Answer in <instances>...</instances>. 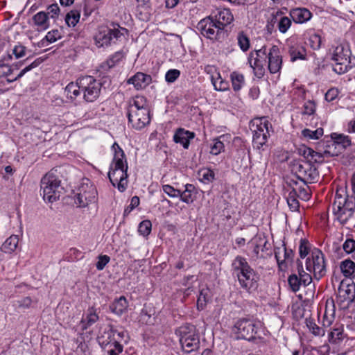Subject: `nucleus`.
Instances as JSON below:
<instances>
[{
  "instance_id": "58",
  "label": "nucleus",
  "mask_w": 355,
  "mask_h": 355,
  "mask_svg": "<svg viewBox=\"0 0 355 355\" xmlns=\"http://www.w3.org/2000/svg\"><path fill=\"white\" fill-rule=\"evenodd\" d=\"M26 49V48L21 44L16 45L12 50V53L18 59L25 55Z\"/></svg>"
},
{
  "instance_id": "26",
  "label": "nucleus",
  "mask_w": 355,
  "mask_h": 355,
  "mask_svg": "<svg viewBox=\"0 0 355 355\" xmlns=\"http://www.w3.org/2000/svg\"><path fill=\"white\" fill-rule=\"evenodd\" d=\"M33 21L37 31H45L49 27L48 14L41 11L33 17Z\"/></svg>"
},
{
  "instance_id": "19",
  "label": "nucleus",
  "mask_w": 355,
  "mask_h": 355,
  "mask_svg": "<svg viewBox=\"0 0 355 355\" xmlns=\"http://www.w3.org/2000/svg\"><path fill=\"white\" fill-rule=\"evenodd\" d=\"M282 66V56L277 46L273 45L268 53V67L271 73L280 71Z\"/></svg>"
},
{
  "instance_id": "30",
  "label": "nucleus",
  "mask_w": 355,
  "mask_h": 355,
  "mask_svg": "<svg viewBox=\"0 0 355 355\" xmlns=\"http://www.w3.org/2000/svg\"><path fill=\"white\" fill-rule=\"evenodd\" d=\"M342 153H343V148L339 146L338 144L336 143L334 139H332L329 141V144L326 146L325 150L323 151V155H327V158L338 156Z\"/></svg>"
},
{
  "instance_id": "18",
  "label": "nucleus",
  "mask_w": 355,
  "mask_h": 355,
  "mask_svg": "<svg viewBox=\"0 0 355 355\" xmlns=\"http://www.w3.org/2000/svg\"><path fill=\"white\" fill-rule=\"evenodd\" d=\"M275 257L281 270L287 268L288 263H292L294 252L291 249H287L284 244L282 248H275L274 250Z\"/></svg>"
},
{
  "instance_id": "56",
  "label": "nucleus",
  "mask_w": 355,
  "mask_h": 355,
  "mask_svg": "<svg viewBox=\"0 0 355 355\" xmlns=\"http://www.w3.org/2000/svg\"><path fill=\"white\" fill-rule=\"evenodd\" d=\"M110 258L107 255H99L98 257V261L96 263V267L98 270H102L105 266L110 262Z\"/></svg>"
},
{
  "instance_id": "16",
  "label": "nucleus",
  "mask_w": 355,
  "mask_h": 355,
  "mask_svg": "<svg viewBox=\"0 0 355 355\" xmlns=\"http://www.w3.org/2000/svg\"><path fill=\"white\" fill-rule=\"evenodd\" d=\"M268 53L266 47L263 46L259 50L251 51L249 54L248 63L253 69L254 75L259 78H262L264 75V64L268 58Z\"/></svg>"
},
{
  "instance_id": "62",
  "label": "nucleus",
  "mask_w": 355,
  "mask_h": 355,
  "mask_svg": "<svg viewBox=\"0 0 355 355\" xmlns=\"http://www.w3.org/2000/svg\"><path fill=\"white\" fill-rule=\"evenodd\" d=\"M338 96V90L335 89H329L325 94V100L331 102Z\"/></svg>"
},
{
  "instance_id": "9",
  "label": "nucleus",
  "mask_w": 355,
  "mask_h": 355,
  "mask_svg": "<svg viewBox=\"0 0 355 355\" xmlns=\"http://www.w3.org/2000/svg\"><path fill=\"white\" fill-rule=\"evenodd\" d=\"M351 51L348 44L340 43L334 47L331 60L335 62L333 70L338 74L346 73L352 67L349 64Z\"/></svg>"
},
{
  "instance_id": "28",
  "label": "nucleus",
  "mask_w": 355,
  "mask_h": 355,
  "mask_svg": "<svg viewBox=\"0 0 355 355\" xmlns=\"http://www.w3.org/2000/svg\"><path fill=\"white\" fill-rule=\"evenodd\" d=\"M128 302L124 296H121L119 299L110 305L111 311L118 315H121L127 309Z\"/></svg>"
},
{
  "instance_id": "39",
  "label": "nucleus",
  "mask_w": 355,
  "mask_h": 355,
  "mask_svg": "<svg viewBox=\"0 0 355 355\" xmlns=\"http://www.w3.org/2000/svg\"><path fill=\"white\" fill-rule=\"evenodd\" d=\"M237 42L240 49L243 51H247L250 48V39L243 31H241L237 35Z\"/></svg>"
},
{
  "instance_id": "43",
  "label": "nucleus",
  "mask_w": 355,
  "mask_h": 355,
  "mask_svg": "<svg viewBox=\"0 0 355 355\" xmlns=\"http://www.w3.org/2000/svg\"><path fill=\"white\" fill-rule=\"evenodd\" d=\"M338 290H339L340 293L344 292L343 297H344L345 300H348L350 302H352L353 294L355 291V284H348L346 286V287L345 288H343V282H342Z\"/></svg>"
},
{
  "instance_id": "34",
  "label": "nucleus",
  "mask_w": 355,
  "mask_h": 355,
  "mask_svg": "<svg viewBox=\"0 0 355 355\" xmlns=\"http://www.w3.org/2000/svg\"><path fill=\"white\" fill-rule=\"evenodd\" d=\"M230 78L233 89L235 92L239 91L244 85L245 79L243 74L234 71L230 74Z\"/></svg>"
},
{
  "instance_id": "44",
  "label": "nucleus",
  "mask_w": 355,
  "mask_h": 355,
  "mask_svg": "<svg viewBox=\"0 0 355 355\" xmlns=\"http://www.w3.org/2000/svg\"><path fill=\"white\" fill-rule=\"evenodd\" d=\"M297 193L296 191L293 189L288 193L287 197V202L291 209L296 211L300 206V203L296 198Z\"/></svg>"
},
{
  "instance_id": "14",
  "label": "nucleus",
  "mask_w": 355,
  "mask_h": 355,
  "mask_svg": "<svg viewBox=\"0 0 355 355\" xmlns=\"http://www.w3.org/2000/svg\"><path fill=\"white\" fill-rule=\"evenodd\" d=\"M293 171L297 178L305 184L317 182L319 173L316 167L307 161H299L293 166Z\"/></svg>"
},
{
  "instance_id": "15",
  "label": "nucleus",
  "mask_w": 355,
  "mask_h": 355,
  "mask_svg": "<svg viewBox=\"0 0 355 355\" xmlns=\"http://www.w3.org/2000/svg\"><path fill=\"white\" fill-rule=\"evenodd\" d=\"M96 196V189L88 179H86L78 188L75 202L80 207H85L89 203L95 202Z\"/></svg>"
},
{
  "instance_id": "21",
  "label": "nucleus",
  "mask_w": 355,
  "mask_h": 355,
  "mask_svg": "<svg viewBox=\"0 0 355 355\" xmlns=\"http://www.w3.org/2000/svg\"><path fill=\"white\" fill-rule=\"evenodd\" d=\"M152 81L150 75L142 72H137L133 76L128 80V84H132L137 90L146 87Z\"/></svg>"
},
{
  "instance_id": "64",
  "label": "nucleus",
  "mask_w": 355,
  "mask_h": 355,
  "mask_svg": "<svg viewBox=\"0 0 355 355\" xmlns=\"http://www.w3.org/2000/svg\"><path fill=\"white\" fill-rule=\"evenodd\" d=\"M205 304H206V299H205V295H203L202 292H201L200 293V295L198 298V300H197V307H198V309H203L205 306Z\"/></svg>"
},
{
  "instance_id": "29",
  "label": "nucleus",
  "mask_w": 355,
  "mask_h": 355,
  "mask_svg": "<svg viewBox=\"0 0 355 355\" xmlns=\"http://www.w3.org/2000/svg\"><path fill=\"white\" fill-rule=\"evenodd\" d=\"M340 268L343 275L347 278H354L355 277V263L346 259L340 263Z\"/></svg>"
},
{
  "instance_id": "51",
  "label": "nucleus",
  "mask_w": 355,
  "mask_h": 355,
  "mask_svg": "<svg viewBox=\"0 0 355 355\" xmlns=\"http://www.w3.org/2000/svg\"><path fill=\"white\" fill-rule=\"evenodd\" d=\"M224 144L219 139H214L213 144L211 146L210 153L212 155H217L224 149Z\"/></svg>"
},
{
  "instance_id": "42",
  "label": "nucleus",
  "mask_w": 355,
  "mask_h": 355,
  "mask_svg": "<svg viewBox=\"0 0 355 355\" xmlns=\"http://www.w3.org/2000/svg\"><path fill=\"white\" fill-rule=\"evenodd\" d=\"M250 243L253 245V253L254 254L256 259L262 257V256H259L260 247H263L261 249V250H263V248H266V246L267 241L259 238L252 239L250 241Z\"/></svg>"
},
{
  "instance_id": "10",
  "label": "nucleus",
  "mask_w": 355,
  "mask_h": 355,
  "mask_svg": "<svg viewBox=\"0 0 355 355\" xmlns=\"http://www.w3.org/2000/svg\"><path fill=\"white\" fill-rule=\"evenodd\" d=\"M112 28L108 26H101L98 33L94 36L96 45L98 47H104L115 44L121 36L123 35L121 31L125 28H121L118 24H112Z\"/></svg>"
},
{
  "instance_id": "35",
  "label": "nucleus",
  "mask_w": 355,
  "mask_h": 355,
  "mask_svg": "<svg viewBox=\"0 0 355 355\" xmlns=\"http://www.w3.org/2000/svg\"><path fill=\"white\" fill-rule=\"evenodd\" d=\"M324 131L322 128H319L315 130H311L308 128H305L302 131V135L308 139L312 140H316L320 138L323 135Z\"/></svg>"
},
{
  "instance_id": "23",
  "label": "nucleus",
  "mask_w": 355,
  "mask_h": 355,
  "mask_svg": "<svg viewBox=\"0 0 355 355\" xmlns=\"http://www.w3.org/2000/svg\"><path fill=\"white\" fill-rule=\"evenodd\" d=\"M290 15L295 23L302 24L308 21L312 17L311 12L305 8L292 9Z\"/></svg>"
},
{
  "instance_id": "5",
  "label": "nucleus",
  "mask_w": 355,
  "mask_h": 355,
  "mask_svg": "<svg viewBox=\"0 0 355 355\" xmlns=\"http://www.w3.org/2000/svg\"><path fill=\"white\" fill-rule=\"evenodd\" d=\"M332 211L336 219L342 225H345L354 217L355 203L349 199L347 194H342L337 191L332 204Z\"/></svg>"
},
{
  "instance_id": "7",
  "label": "nucleus",
  "mask_w": 355,
  "mask_h": 355,
  "mask_svg": "<svg viewBox=\"0 0 355 355\" xmlns=\"http://www.w3.org/2000/svg\"><path fill=\"white\" fill-rule=\"evenodd\" d=\"M261 327L259 322L249 318H241L234 323L232 331L236 338L250 341L261 338Z\"/></svg>"
},
{
  "instance_id": "47",
  "label": "nucleus",
  "mask_w": 355,
  "mask_h": 355,
  "mask_svg": "<svg viewBox=\"0 0 355 355\" xmlns=\"http://www.w3.org/2000/svg\"><path fill=\"white\" fill-rule=\"evenodd\" d=\"M291 25V19L287 17H281L278 20L277 26L280 33H285Z\"/></svg>"
},
{
  "instance_id": "54",
  "label": "nucleus",
  "mask_w": 355,
  "mask_h": 355,
  "mask_svg": "<svg viewBox=\"0 0 355 355\" xmlns=\"http://www.w3.org/2000/svg\"><path fill=\"white\" fill-rule=\"evenodd\" d=\"M315 112V104L312 101H306L303 106L302 114L304 115H311Z\"/></svg>"
},
{
  "instance_id": "31",
  "label": "nucleus",
  "mask_w": 355,
  "mask_h": 355,
  "mask_svg": "<svg viewBox=\"0 0 355 355\" xmlns=\"http://www.w3.org/2000/svg\"><path fill=\"white\" fill-rule=\"evenodd\" d=\"M19 238L17 235H11L2 244L1 250L5 253H11L17 247Z\"/></svg>"
},
{
  "instance_id": "48",
  "label": "nucleus",
  "mask_w": 355,
  "mask_h": 355,
  "mask_svg": "<svg viewBox=\"0 0 355 355\" xmlns=\"http://www.w3.org/2000/svg\"><path fill=\"white\" fill-rule=\"evenodd\" d=\"M152 224L149 220H145L140 223L138 231L143 236H148L151 232Z\"/></svg>"
},
{
  "instance_id": "57",
  "label": "nucleus",
  "mask_w": 355,
  "mask_h": 355,
  "mask_svg": "<svg viewBox=\"0 0 355 355\" xmlns=\"http://www.w3.org/2000/svg\"><path fill=\"white\" fill-rule=\"evenodd\" d=\"M139 205V198L137 196H133L131 198L130 204L125 209L123 216H128L135 207Z\"/></svg>"
},
{
  "instance_id": "49",
  "label": "nucleus",
  "mask_w": 355,
  "mask_h": 355,
  "mask_svg": "<svg viewBox=\"0 0 355 355\" xmlns=\"http://www.w3.org/2000/svg\"><path fill=\"white\" fill-rule=\"evenodd\" d=\"M278 22V13L276 15L272 14L270 17L268 19L266 30L267 33L271 35L275 31V24Z\"/></svg>"
},
{
  "instance_id": "52",
  "label": "nucleus",
  "mask_w": 355,
  "mask_h": 355,
  "mask_svg": "<svg viewBox=\"0 0 355 355\" xmlns=\"http://www.w3.org/2000/svg\"><path fill=\"white\" fill-rule=\"evenodd\" d=\"M162 189L171 198L180 197V190L175 189L169 184H164L162 186Z\"/></svg>"
},
{
  "instance_id": "1",
  "label": "nucleus",
  "mask_w": 355,
  "mask_h": 355,
  "mask_svg": "<svg viewBox=\"0 0 355 355\" xmlns=\"http://www.w3.org/2000/svg\"><path fill=\"white\" fill-rule=\"evenodd\" d=\"M234 17L230 9L220 10L213 16L201 19L197 24L196 28L205 37L218 40L223 37L224 28L230 24Z\"/></svg>"
},
{
  "instance_id": "38",
  "label": "nucleus",
  "mask_w": 355,
  "mask_h": 355,
  "mask_svg": "<svg viewBox=\"0 0 355 355\" xmlns=\"http://www.w3.org/2000/svg\"><path fill=\"white\" fill-rule=\"evenodd\" d=\"M198 175L200 180L205 184L211 183L215 179L214 172L209 168H202L199 171Z\"/></svg>"
},
{
  "instance_id": "45",
  "label": "nucleus",
  "mask_w": 355,
  "mask_h": 355,
  "mask_svg": "<svg viewBox=\"0 0 355 355\" xmlns=\"http://www.w3.org/2000/svg\"><path fill=\"white\" fill-rule=\"evenodd\" d=\"M288 283L291 289L295 293L300 290V286L302 285L300 278L295 274H292L288 277Z\"/></svg>"
},
{
  "instance_id": "53",
  "label": "nucleus",
  "mask_w": 355,
  "mask_h": 355,
  "mask_svg": "<svg viewBox=\"0 0 355 355\" xmlns=\"http://www.w3.org/2000/svg\"><path fill=\"white\" fill-rule=\"evenodd\" d=\"M180 75V71L178 69H170L168 70L165 75V80L168 83H173L175 82Z\"/></svg>"
},
{
  "instance_id": "40",
  "label": "nucleus",
  "mask_w": 355,
  "mask_h": 355,
  "mask_svg": "<svg viewBox=\"0 0 355 355\" xmlns=\"http://www.w3.org/2000/svg\"><path fill=\"white\" fill-rule=\"evenodd\" d=\"M80 17V12L77 10H73L66 15L65 21L69 26L74 27L79 21Z\"/></svg>"
},
{
  "instance_id": "3",
  "label": "nucleus",
  "mask_w": 355,
  "mask_h": 355,
  "mask_svg": "<svg viewBox=\"0 0 355 355\" xmlns=\"http://www.w3.org/2000/svg\"><path fill=\"white\" fill-rule=\"evenodd\" d=\"M127 116L128 123L136 130H141L150 123V110L147 99L143 96H136L128 102Z\"/></svg>"
},
{
  "instance_id": "4",
  "label": "nucleus",
  "mask_w": 355,
  "mask_h": 355,
  "mask_svg": "<svg viewBox=\"0 0 355 355\" xmlns=\"http://www.w3.org/2000/svg\"><path fill=\"white\" fill-rule=\"evenodd\" d=\"M114 155L112 162L113 166L108 173V178L114 187H117L119 191L123 192L127 187L128 164L123 150L114 143L112 145Z\"/></svg>"
},
{
  "instance_id": "13",
  "label": "nucleus",
  "mask_w": 355,
  "mask_h": 355,
  "mask_svg": "<svg viewBox=\"0 0 355 355\" xmlns=\"http://www.w3.org/2000/svg\"><path fill=\"white\" fill-rule=\"evenodd\" d=\"M80 85L83 99L87 102H94L100 96L102 84L92 76L80 77Z\"/></svg>"
},
{
  "instance_id": "20",
  "label": "nucleus",
  "mask_w": 355,
  "mask_h": 355,
  "mask_svg": "<svg viewBox=\"0 0 355 355\" xmlns=\"http://www.w3.org/2000/svg\"><path fill=\"white\" fill-rule=\"evenodd\" d=\"M194 137V132L180 128L173 135V141L177 144H180L184 148L187 149L190 145V140L193 139Z\"/></svg>"
},
{
  "instance_id": "2",
  "label": "nucleus",
  "mask_w": 355,
  "mask_h": 355,
  "mask_svg": "<svg viewBox=\"0 0 355 355\" xmlns=\"http://www.w3.org/2000/svg\"><path fill=\"white\" fill-rule=\"evenodd\" d=\"M232 268L233 274L236 276L243 289L250 293L257 289L259 275L250 266L245 258L236 256L232 261Z\"/></svg>"
},
{
  "instance_id": "8",
  "label": "nucleus",
  "mask_w": 355,
  "mask_h": 355,
  "mask_svg": "<svg viewBox=\"0 0 355 355\" xmlns=\"http://www.w3.org/2000/svg\"><path fill=\"white\" fill-rule=\"evenodd\" d=\"M177 334L180 336V343L184 353L189 354L199 348L200 338L194 325H182L177 330Z\"/></svg>"
},
{
  "instance_id": "12",
  "label": "nucleus",
  "mask_w": 355,
  "mask_h": 355,
  "mask_svg": "<svg viewBox=\"0 0 355 355\" xmlns=\"http://www.w3.org/2000/svg\"><path fill=\"white\" fill-rule=\"evenodd\" d=\"M306 269L312 272L317 280H320L326 275L324 254L320 250L315 248L311 251V257L306 261Z\"/></svg>"
},
{
  "instance_id": "32",
  "label": "nucleus",
  "mask_w": 355,
  "mask_h": 355,
  "mask_svg": "<svg viewBox=\"0 0 355 355\" xmlns=\"http://www.w3.org/2000/svg\"><path fill=\"white\" fill-rule=\"evenodd\" d=\"M331 138L334 139L336 143L339 145L340 148H343V152L347 147L352 145L351 139L347 135L334 132L331 134Z\"/></svg>"
},
{
  "instance_id": "33",
  "label": "nucleus",
  "mask_w": 355,
  "mask_h": 355,
  "mask_svg": "<svg viewBox=\"0 0 355 355\" xmlns=\"http://www.w3.org/2000/svg\"><path fill=\"white\" fill-rule=\"evenodd\" d=\"M196 188L191 184H187L185 185V189L184 191H180V200L187 203L189 204L193 202V193L194 192Z\"/></svg>"
},
{
  "instance_id": "36",
  "label": "nucleus",
  "mask_w": 355,
  "mask_h": 355,
  "mask_svg": "<svg viewBox=\"0 0 355 355\" xmlns=\"http://www.w3.org/2000/svg\"><path fill=\"white\" fill-rule=\"evenodd\" d=\"M306 324L309 331L316 336H322L324 335V330L315 324V321L311 318L306 319Z\"/></svg>"
},
{
  "instance_id": "55",
  "label": "nucleus",
  "mask_w": 355,
  "mask_h": 355,
  "mask_svg": "<svg viewBox=\"0 0 355 355\" xmlns=\"http://www.w3.org/2000/svg\"><path fill=\"white\" fill-rule=\"evenodd\" d=\"M309 243L306 239H301L299 247V253L301 258H304L309 252Z\"/></svg>"
},
{
  "instance_id": "60",
  "label": "nucleus",
  "mask_w": 355,
  "mask_h": 355,
  "mask_svg": "<svg viewBox=\"0 0 355 355\" xmlns=\"http://www.w3.org/2000/svg\"><path fill=\"white\" fill-rule=\"evenodd\" d=\"M60 12L59 6L57 3L51 4L47 8L48 16L50 15L51 18H55L58 16Z\"/></svg>"
},
{
  "instance_id": "6",
  "label": "nucleus",
  "mask_w": 355,
  "mask_h": 355,
  "mask_svg": "<svg viewBox=\"0 0 355 355\" xmlns=\"http://www.w3.org/2000/svg\"><path fill=\"white\" fill-rule=\"evenodd\" d=\"M40 189L44 201L53 202L59 199L61 187L57 170L52 169L43 176L40 182Z\"/></svg>"
},
{
  "instance_id": "61",
  "label": "nucleus",
  "mask_w": 355,
  "mask_h": 355,
  "mask_svg": "<svg viewBox=\"0 0 355 355\" xmlns=\"http://www.w3.org/2000/svg\"><path fill=\"white\" fill-rule=\"evenodd\" d=\"M33 300L30 297H26L17 302L19 308L28 309L31 306Z\"/></svg>"
},
{
  "instance_id": "11",
  "label": "nucleus",
  "mask_w": 355,
  "mask_h": 355,
  "mask_svg": "<svg viewBox=\"0 0 355 355\" xmlns=\"http://www.w3.org/2000/svg\"><path fill=\"white\" fill-rule=\"evenodd\" d=\"M269 121L265 117L255 119L251 122L253 132L252 144L254 148L260 149L267 142L269 134Z\"/></svg>"
},
{
  "instance_id": "25",
  "label": "nucleus",
  "mask_w": 355,
  "mask_h": 355,
  "mask_svg": "<svg viewBox=\"0 0 355 355\" xmlns=\"http://www.w3.org/2000/svg\"><path fill=\"white\" fill-rule=\"evenodd\" d=\"M288 53L291 62H295L297 60H306V51L305 47L300 44H295L289 46Z\"/></svg>"
},
{
  "instance_id": "41",
  "label": "nucleus",
  "mask_w": 355,
  "mask_h": 355,
  "mask_svg": "<svg viewBox=\"0 0 355 355\" xmlns=\"http://www.w3.org/2000/svg\"><path fill=\"white\" fill-rule=\"evenodd\" d=\"M42 62V60H41L40 58H37L36 59L34 62H33L32 63H31L30 64H28V66H26L24 69H23L13 79H7V81L8 83H12L18 79H19L20 78H21L26 72L31 71V69H33V68H35L37 67V66H39Z\"/></svg>"
},
{
  "instance_id": "37",
  "label": "nucleus",
  "mask_w": 355,
  "mask_h": 355,
  "mask_svg": "<svg viewBox=\"0 0 355 355\" xmlns=\"http://www.w3.org/2000/svg\"><path fill=\"white\" fill-rule=\"evenodd\" d=\"M217 78L211 77V82L216 90L226 91L229 89V83L223 80L220 73L217 74Z\"/></svg>"
},
{
  "instance_id": "46",
  "label": "nucleus",
  "mask_w": 355,
  "mask_h": 355,
  "mask_svg": "<svg viewBox=\"0 0 355 355\" xmlns=\"http://www.w3.org/2000/svg\"><path fill=\"white\" fill-rule=\"evenodd\" d=\"M61 38V34L60 31L57 29L52 30L46 34L45 37L42 40V44H44L45 41L53 43L56 42L58 40Z\"/></svg>"
},
{
  "instance_id": "27",
  "label": "nucleus",
  "mask_w": 355,
  "mask_h": 355,
  "mask_svg": "<svg viewBox=\"0 0 355 355\" xmlns=\"http://www.w3.org/2000/svg\"><path fill=\"white\" fill-rule=\"evenodd\" d=\"M67 96L71 100L76 99L81 93V88L80 85V78H78L76 83L71 82L69 83L64 89Z\"/></svg>"
},
{
  "instance_id": "24",
  "label": "nucleus",
  "mask_w": 355,
  "mask_h": 355,
  "mask_svg": "<svg viewBox=\"0 0 355 355\" xmlns=\"http://www.w3.org/2000/svg\"><path fill=\"white\" fill-rule=\"evenodd\" d=\"M99 319L98 315L96 313V309L94 307H89L87 309L85 317H83L80 325L83 331L87 330L94 324H95Z\"/></svg>"
},
{
  "instance_id": "59",
  "label": "nucleus",
  "mask_w": 355,
  "mask_h": 355,
  "mask_svg": "<svg viewBox=\"0 0 355 355\" xmlns=\"http://www.w3.org/2000/svg\"><path fill=\"white\" fill-rule=\"evenodd\" d=\"M343 250L347 254H350L355 250V241L352 239H347L343 245Z\"/></svg>"
},
{
  "instance_id": "50",
  "label": "nucleus",
  "mask_w": 355,
  "mask_h": 355,
  "mask_svg": "<svg viewBox=\"0 0 355 355\" xmlns=\"http://www.w3.org/2000/svg\"><path fill=\"white\" fill-rule=\"evenodd\" d=\"M309 44L313 50H318L321 46V37L318 34H312L309 38Z\"/></svg>"
},
{
  "instance_id": "63",
  "label": "nucleus",
  "mask_w": 355,
  "mask_h": 355,
  "mask_svg": "<svg viewBox=\"0 0 355 355\" xmlns=\"http://www.w3.org/2000/svg\"><path fill=\"white\" fill-rule=\"evenodd\" d=\"M302 285L306 286L312 282V277L309 273H304L299 277Z\"/></svg>"
},
{
  "instance_id": "22",
  "label": "nucleus",
  "mask_w": 355,
  "mask_h": 355,
  "mask_svg": "<svg viewBox=\"0 0 355 355\" xmlns=\"http://www.w3.org/2000/svg\"><path fill=\"white\" fill-rule=\"evenodd\" d=\"M302 155L310 164H322L324 162L327 155L323 152L315 151L311 148H304L302 150Z\"/></svg>"
},
{
  "instance_id": "17",
  "label": "nucleus",
  "mask_w": 355,
  "mask_h": 355,
  "mask_svg": "<svg viewBox=\"0 0 355 355\" xmlns=\"http://www.w3.org/2000/svg\"><path fill=\"white\" fill-rule=\"evenodd\" d=\"M116 330L112 326H108L105 329L101 336H98V341L100 345L106 349L107 347H114L119 352L123 351V345L119 343L116 338Z\"/></svg>"
}]
</instances>
